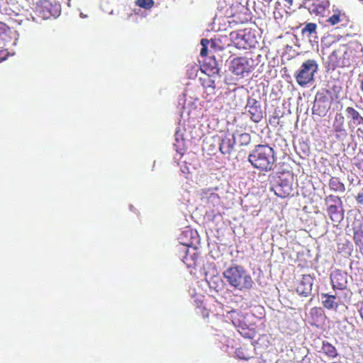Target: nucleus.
<instances>
[{
    "label": "nucleus",
    "instance_id": "11",
    "mask_svg": "<svg viewBox=\"0 0 363 363\" xmlns=\"http://www.w3.org/2000/svg\"><path fill=\"white\" fill-rule=\"evenodd\" d=\"M212 140L218 145L220 152L223 155H230L234 148L235 138L234 135L225 133L221 137L212 138Z\"/></svg>",
    "mask_w": 363,
    "mask_h": 363
},
{
    "label": "nucleus",
    "instance_id": "33",
    "mask_svg": "<svg viewBox=\"0 0 363 363\" xmlns=\"http://www.w3.org/2000/svg\"><path fill=\"white\" fill-rule=\"evenodd\" d=\"M356 199L358 203L363 205V192H359L356 196Z\"/></svg>",
    "mask_w": 363,
    "mask_h": 363
},
{
    "label": "nucleus",
    "instance_id": "13",
    "mask_svg": "<svg viewBox=\"0 0 363 363\" xmlns=\"http://www.w3.org/2000/svg\"><path fill=\"white\" fill-rule=\"evenodd\" d=\"M333 289H346L348 284V274L340 269L334 270L330 275Z\"/></svg>",
    "mask_w": 363,
    "mask_h": 363
},
{
    "label": "nucleus",
    "instance_id": "28",
    "mask_svg": "<svg viewBox=\"0 0 363 363\" xmlns=\"http://www.w3.org/2000/svg\"><path fill=\"white\" fill-rule=\"evenodd\" d=\"M8 30H9V26H6L4 22L0 21V37H2Z\"/></svg>",
    "mask_w": 363,
    "mask_h": 363
},
{
    "label": "nucleus",
    "instance_id": "4",
    "mask_svg": "<svg viewBox=\"0 0 363 363\" xmlns=\"http://www.w3.org/2000/svg\"><path fill=\"white\" fill-rule=\"evenodd\" d=\"M230 38L234 40L235 46L238 48H254L257 43L255 30L252 28H244L243 30L231 32Z\"/></svg>",
    "mask_w": 363,
    "mask_h": 363
},
{
    "label": "nucleus",
    "instance_id": "20",
    "mask_svg": "<svg viewBox=\"0 0 363 363\" xmlns=\"http://www.w3.org/2000/svg\"><path fill=\"white\" fill-rule=\"evenodd\" d=\"M322 297V305L328 308V310H336L338 308L339 304L337 303V296L335 295L327 294V293H323Z\"/></svg>",
    "mask_w": 363,
    "mask_h": 363
},
{
    "label": "nucleus",
    "instance_id": "14",
    "mask_svg": "<svg viewBox=\"0 0 363 363\" xmlns=\"http://www.w3.org/2000/svg\"><path fill=\"white\" fill-rule=\"evenodd\" d=\"M333 128L335 133V137L338 140L346 138L347 135L345 128V118L342 113H336L333 122Z\"/></svg>",
    "mask_w": 363,
    "mask_h": 363
},
{
    "label": "nucleus",
    "instance_id": "6",
    "mask_svg": "<svg viewBox=\"0 0 363 363\" xmlns=\"http://www.w3.org/2000/svg\"><path fill=\"white\" fill-rule=\"evenodd\" d=\"M325 201L328 205L327 212L333 222L337 224L344 218V210L341 198L334 194L326 196Z\"/></svg>",
    "mask_w": 363,
    "mask_h": 363
},
{
    "label": "nucleus",
    "instance_id": "7",
    "mask_svg": "<svg viewBox=\"0 0 363 363\" xmlns=\"http://www.w3.org/2000/svg\"><path fill=\"white\" fill-rule=\"evenodd\" d=\"M309 13L319 18H325L330 10V0H306L304 3Z\"/></svg>",
    "mask_w": 363,
    "mask_h": 363
},
{
    "label": "nucleus",
    "instance_id": "23",
    "mask_svg": "<svg viewBox=\"0 0 363 363\" xmlns=\"http://www.w3.org/2000/svg\"><path fill=\"white\" fill-rule=\"evenodd\" d=\"M317 30V24L314 23V22H309V23H306L305 27L302 28L301 33L303 35L307 33L308 35H312V33H315Z\"/></svg>",
    "mask_w": 363,
    "mask_h": 363
},
{
    "label": "nucleus",
    "instance_id": "35",
    "mask_svg": "<svg viewBox=\"0 0 363 363\" xmlns=\"http://www.w3.org/2000/svg\"><path fill=\"white\" fill-rule=\"evenodd\" d=\"M201 43L202 44L203 46H207L208 43H209V40L208 39L203 38L201 40Z\"/></svg>",
    "mask_w": 363,
    "mask_h": 363
},
{
    "label": "nucleus",
    "instance_id": "31",
    "mask_svg": "<svg viewBox=\"0 0 363 363\" xmlns=\"http://www.w3.org/2000/svg\"><path fill=\"white\" fill-rule=\"evenodd\" d=\"M8 55V50L0 48V60H4Z\"/></svg>",
    "mask_w": 363,
    "mask_h": 363
},
{
    "label": "nucleus",
    "instance_id": "1",
    "mask_svg": "<svg viewBox=\"0 0 363 363\" xmlns=\"http://www.w3.org/2000/svg\"><path fill=\"white\" fill-rule=\"evenodd\" d=\"M248 160L253 167L257 168L259 171H272L276 161L274 150L269 145L258 144L250 152Z\"/></svg>",
    "mask_w": 363,
    "mask_h": 363
},
{
    "label": "nucleus",
    "instance_id": "24",
    "mask_svg": "<svg viewBox=\"0 0 363 363\" xmlns=\"http://www.w3.org/2000/svg\"><path fill=\"white\" fill-rule=\"evenodd\" d=\"M201 82L204 88H209L210 89L214 90L216 88L215 81L211 78L210 76H206L204 78H201Z\"/></svg>",
    "mask_w": 363,
    "mask_h": 363
},
{
    "label": "nucleus",
    "instance_id": "21",
    "mask_svg": "<svg viewBox=\"0 0 363 363\" xmlns=\"http://www.w3.org/2000/svg\"><path fill=\"white\" fill-rule=\"evenodd\" d=\"M328 185L330 189L335 192H345V184L337 176H332L330 179H329Z\"/></svg>",
    "mask_w": 363,
    "mask_h": 363
},
{
    "label": "nucleus",
    "instance_id": "29",
    "mask_svg": "<svg viewBox=\"0 0 363 363\" xmlns=\"http://www.w3.org/2000/svg\"><path fill=\"white\" fill-rule=\"evenodd\" d=\"M354 164L359 169L363 171V156L362 158H360V157H357Z\"/></svg>",
    "mask_w": 363,
    "mask_h": 363
},
{
    "label": "nucleus",
    "instance_id": "10",
    "mask_svg": "<svg viewBox=\"0 0 363 363\" xmlns=\"http://www.w3.org/2000/svg\"><path fill=\"white\" fill-rule=\"evenodd\" d=\"M36 11L43 18H50L51 16H57L60 13V5H53L50 1L40 0L38 1Z\"/></svg>",
    "mask_w": 363,
    "mask_h": 363
},
{
    "label": "nucleus",
    "instance_id": "26",
    "mask_svg": "<svg viewBox=\"0 0 363 363\" xmlns=\"http://www.w3.org/2000/svg\"><path fill=\"white\" fill-rule=\"evenodd\" d=\"M155 1L153 0H136L135 4L137 6H140L141 8H145V9H150L152 6H154Z\"/></svg>",
    "mask_w": 363,
    "mask_h": 363
},
{
    "label": "nucleus",
    "instance_id": "18",
    "mask_svg": "<svg viewBox=\"0 0 363 363\" xmlns=\"http://www.w3.org/2000/svg\"><path fill=\"white\" fill-rule=\"evenodd\" d=\"M345 113L348 118H350L349 125L353 127H363V116L359 111L354 109L353 106H347L345 109Z\"/></svg>",
    "mask_w": 363,
    "mask_h": 363
},
{
    "label": "nucleus",
    "instance_id": "40",
    "mask_svg": "<svg viewBox=\"0 0 363 363\" xmlns=\"http://www.w3.org/2000/svg\"><path fill=\"white\" fill-rule=\"evenodd\" d=\"M330 363H342V362H332Z\"/></svg>",
    "mask_w": 363,
    "mask_h": 363
},
{
    "label": "nucleus",
    "instance_id": "19",
    "mask_svg": "<svg viewBox=\"0 0 363 363\" xmlns=\"http://www.w3.org/2000/svg\"><path fill=\"white\" fill-rule=\"evenodd\" d=\"M318 352L328 359H335L340 356L337 347L326 340L322 341V345Z\"/></svg>",
    "mask_w": 363,
    "mask_h": 363
},
{
    "label": "nucleus",
    "instance_id": "39",
    "mask_svg": "<svg viewBox=\"0 0 363 363\" xmlns=\"http://www.w3.org/2000/svg\"><path fill=\"white\" fill-rule=\"evenodd\" d=\"M264 1H266V2H270L272 1V0H263Z\"/></svg>",
    "mask_w": 363,
    "mask_h": 363
},
{
    "label": "nucleus",
    "instance_id": "9",
    "mask_svg": "<svg viewBox=\"0 0 363 363\" xmlns=\"http://www.w3.org/2000/svg\"><path fill=\"white\" fill-rule=\"evenodd\" d=\"M346 53L347 51L345 45H342L341 47L337 48V49L333 50L328 58V69L335 70V69L340 68V67L347 66V62L345 61Z\"/></svg>",
    "mask_w": 363,
    "mask_h": 363
},
{
    "label": "nucleus",
    "instance_id": "25",
    "mask_svg": "<svg viewBox=\"0 0 363 363\" xmlns=\"http://www.w3.org/2000/svg\"><path fill=\"white\" fill-rule=\"evenodd\" d=\"M251 142V135L250 133H244L238 135V143L241 146H246Z\"/></svg>",
    "mask_w": 363,
    "mask_h": 363
},
{
    "label": "nucleus",
    "instance_id": "27",
    "mask_svg": "<svg viewBox=\"0 0 363 363\" xmlns=\"http://www.w3.org/2000/svg\"><path fill=\"white\" fill-rule=\"evenodd\" d=\"M235 354L240 359H244L245 360H248L250 358V356L245 355L243 350L238 349L235 351Z\"/></svg>",
    "mask_w": 363,
    "mask_h": 363
},
{
    "label": "nucleus",
    "instance_id": "38",
    "mask_svg": "<svg viewBox=\"0 0 363 363\" xmlns=\"http://www.w3.org/2000/svg\"><path fill=\"white\" fill-rule=\"evenodd\" d=\"M289 5H292L294 0H285Z\"/></svg>",
    "mask_w": 363,
    "mask_h": 363
},
{
    "label": "nucleus",
    "instance_id": "2",
    "mask_svg": "<svg viewBox=\"0 0 363 363\" xmlns=\"http://www.w3.org/2000/svg\"><path fill=\"white\" fill-rule=\"evenodd\" d=\"M223 274L228 284L235 289H250L254 284V280L247 270L238 264H233L226 268Z\"/></svg>",
    "mask_w": 363,
    "mask_h": 363
},
{
    "label": "nucleus",
    "instance_id": "37",
    "mask_svg": "<svg viewBox=\"0 0 363 363\" xmlns=\"http://www.w3.org/2000/svg\"><path fill=\"white\" fill-rule=\"evenodd\" d=\"M359 89H360L361 91L363 93V79H362L359 81Z\"/></svg>",
    "mask_w": 363,
    "mask_h": 363
},
{
    "label": "nucleus",
    "instance_id": "32",
    "mask_svg": "<svg viewBox=\"0 0 363 363\" xmlns=\"http://www.w3.org/2000/svg\"><path fill=\"white\" fill-rule=\"evenodd\" d=\"M198 309V312L201 313L203 317H208L209 312L206 308L199 307Z\"/></svg>",
    "mask_w": 363,
    "mask_h": 363
},
{
    "label": "nucleus",
    "instance_id": "15",
    "mask_svg": "<svg viewBox=\"0 0 363 363\" xmlns=\"http://www.w3.org/2000/svg\"><path fill=\"white\" fill-rule=\"evenodd\" d=\"M353 240L359 248V251L363 252V219H356L352 223Z\"/></svg>",
    "mask_w": 363,
    "mask_h": 363
},
{
    "label": "nucleus",
    "instance_id": "36",
    "mask_svg": "<svg viewBox=\"0 0 363 363\" xmlns=\"http://www.w3.org/2000/svg\"><path fill=\"white\" fill-rule=\"evenodd\" d=\"M359 313H360V316L362 317V318L363 319V303H361L360 305V308L359 309Z\"/></svg>",
    "mask_w": 363,
    "mask_h": 363
},
{
    "label": "nucleus",
    "instance_id": "16",
    "mask_svg": "<svg viewBox=\"0 0 363 363\" xmlns=\"http://www.w3.org/2000/svg\"><path fill=\"white\" fill-rule=\"evenodd\" d=\"M200 199L205 203L208 207L211 206H217L220 202V197L218 194L213 191L211 188L206 189H201L199 193Z\"/></svg>",
    "mask_w": 363,
    "mask_h": 363
},
{
    "label": "nucleus",
    "instance_id": "12",
    "mask_svg": "<svg viewBox=\"0 0 363 363\" xmlns=\"http://www.w3.org/2000/svg\"><path fill=\"white\" fill-rule=\"evenodd\" d=\"M246 108L250 116V118L255 123H259L263 119V112L262 111V105L255 98H248L246 104Z\"/></svg>",
    "mask_w": 363,
    "mask_h": 363
},
{
    "label": "nucleus",
    "instance_id": "34",
    "mask_svg": "<svg viewBox=\"0 0 363 363\" xmlns=\"http://www.w3.org/2000/svg\"><path fill=\"white\" fill-rule=\"evenodd\" d=\"M207 52V47H203L202 49L201 50L200 54L201 55V56H206Z\"/></svg>",
    "mask_w": 363,
    "mask_h": 363
},
{
    "label": "nucleus",
    "instance_id": "5",
    "mask_svg": "<svg viewBox=\"0 0 363 363\" xmlns=\"http://www.w3.org/2000/svg\"><path fill=\"white\" fill-rule=\"evenodd\" d=\"M255 68V60L252 57H238L230 61L229 69L230 72L239 77L249 74Z\"/></svg>",
    "mask_w": 363,
    "mask_h": 363
},
{
    "label": "nucleus",
    "instance_id": "17",
    "mask_svg": "<svg viewBox=\"0 0 363 363\" xmlns=\"http://www.w3.org/2000/svg\"><path fill=\"white\" fill-rule=\"evenodd\" d=\"M313 289V281L310 274H303L301 279L297 284L296 291L300 295L307 297L311 294Z\"/></svg>",
    "mask_w": 363,
    "mask_h": 363
},
{
    "label": "nucleus",
    "instance_id": "3",
    "mask_svg": "<svg viewBox=\"0 0 363 363\" xmlns=\"http://www.w3.org/2000/svg\"><path fill=\"white\" fill-rule=\"evenodd\" d=\"M318 71V64L314 58H308L303 62L301 67L296 71L294 77L297 84L301 87L312 84L315 81V75Z\"/></svg>",
    "mask_w": 363,
    "mask_h": 363
},
{
    "label": "nucleus",
    "instance_id": "22",
    "mask_svg": "<svg viewBox=\"0 0 363 363\" xmlns=\"http://www.w3.org/2000/svg\"><path fill=\"white\" fill-rule=\"evenodd\" d=\"M277 188H279V191L281 193L279 194L280 196H288V195L291 194L292 191V185L289 182H283L281 181L279 184H278Z\"/></svg>",
    "mask_w": 363,
    "mask_h": 363
},
{
    "label": "nucleus",
    "instance_id": "8",
    "mask_svg": "<svg viewBox=\"0 0 363 363\" xmlns=\"http://www.w3.org/2000/svg\"><path fill=\"white\" fill-rule=\"evenodd\" d=\"M350 17L345 11L340 9H333L332 14L325 21V25L332 27H345L350 24Z\"/></svg>",
    "mask_w": 363,
    "mask_h": 363
},
{
    "label": "nucleus",
    "instance_id": "30",
    "mask_svg": "<svg viewBox=\"0 0 363 363\" xmlns=\"http://www.w3.org/2000/svg\"><path fill=\"white\" fill-rule=\"evenodd\" d=\"M325 108H323L322 111H320L319 102H315V104H313V111H317L319 115H320L321 113H325Z\"/></svg>",
    "mask_w": 363,
    "mask_h": 363
}]
</instances>
